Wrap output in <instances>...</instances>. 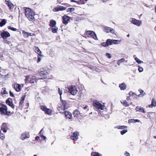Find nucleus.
<instances>
[{
    "label": "nucleus",
    "instance_id": "nucleus-1",
    "mask_svg": "<svg viewBox=\"0 0 156 156\" xmlns=\"http://www.w3.org/2000/svg\"><path fill=\"white\" fill-rule=\"evenodd\" d=\"M25 13V16L30 21L33 22L34 21V14L31 9L29 8H26Z\"/></svg>",
    "mask_w": 156,
    "mask_h": 156
},
{
    "label": "nucleus",
    "instance_id": "nucleus-2",
    "mask_svg": "<svg viewBox=\"0 0 156 156\" xmlns=\"http://www.w3.org/2000/svg\"><path fill=\"white\" fill-rule=\"evenodd\" d=\"M62 105L59 107L58 111L59 112L61 113H63L65 112V110L68 108V104L65 101L63 100L62 99L61 100Z\"/></svg>",
    "mask_w": 156,
    "mask_h": 156
},
{
    "label": "nucleus",
    "instance_id": "nucleus-3",
    "mask_svg": "<svg viewBox=\"0 0 156 156\" xmlns=\"http://www.w3.org/2000/svg\"><path fill=\"white\" fill-rule=\"evenodd\" d=\"M1 107H0V112L2 114L8 115L10 113V112L7 111V108L6 106L4 104H0Z\"/></svg>",
    "mask_w": 156,
    "mask_h": 156
},
{
    "label": "nucleus",
    "instance_id": "nucleus-4",
    "mask_svg": "<svg viewBox=\"0 0 156 156\" xmlns=\"http://www.w3.org/2000/svg\"><path fill=\"white\" fill-rule=\"evenodd\" d=\"M39 71L40 72L39 73V75L43 77V78H46L47 77V76L48 74V70L42 68L40 69Z\"/></svg>",
    "mask_w": 156,
    "mask_h": 156
},
{
    "label": "nucleus",
    "instance_id": "nucleus-5",
    "mask_svg": "<svg viewBox=\"0 0 156 156\" xmlns=\"http://www.w3.org/2000/svg\"><path fill=\"white\" fill-rule=\"evenodd\" d=\"M68 91L70 92L71 94L74 95H76L77 92V90H76V87L71 86L68 87Z\"/></svg>",
    "mask_w": 156,
    "mask_h": 156
},
{
    "label": "nucleus",
    "instance_id": "nucleus-6",
    "mask_svg": "<svg viewBox=\"0 0 156 156\" xmlns=\"http://www.w3.org/2000/svg\"><path fill=\"white\" fill-rule=\"evenodd\" d=\"M129 20L133 24L138 27L140 26L141 23V21L137 20L135 18H131Z\"/></svg>",
    "mask_w": 156,
    "mask_h": 156
},
{
    "label": "nucleus",
    "instance_id": "nucleus-7",
    "mask_svg": "<svg viewBox=\"0 0 156 156\" xmlns=\"http://www.w3.org/2000/svg\"><path fill=\"white\" fill-rule=\"evenodd\" d=\"M104 31L107 33L110 32L113 34H115V30L113 28L107 26H105L104 27Z\"/></svg>",
    "mask_w": 156,
    "mask_h": 156
},
{
    "label": "nucleus",
    "instance_id": "nucleus-8",
    "mask_svg": "<svg viewBox=\"0 0 156 156\" xmlns=\"http://www.w3.org/2000/svg\"><path fill=\"white\" fill-rule=\"evenodd\" d=\"M86 34H87L90 35L95 40H98L96 34L94 31L91 30L87 31L86 32Z\"/></svg>",
    "mask_w": 156,
    "mask_h": 156
},
{
    "label": "nucleus",
    "instance_id": "nucleus-9",
    "mask_svg": "<svg viewBox=\"0 0 156 156\" xmlns=\"http://www.w3.org/2000/svg\"><path fill=\"white\" fill-rule=\"evenodd\" d=\"M41 109L48 115H49L52 112V111L51 109L47 108L45 106H41Z\"/></svg>",
    "mask_w": 156,
    "mask_h": 156
},
{
    "label": "nucleus",
    "instance_id": "nucleus-10",
    "mask_svg": "<svg viewBox=\"0 0 156 156\" xmlns=\"http://www.w3.org/2000/svg\"><path fill=\"white\" fill-rule=\"evenodd\" d=\"M93 105L94 106L98 109L102 110L104 109V106L99 102H94Z\"/></svg>",
    "mask_w": 156,
    "mask_h": 156
},
{
    "label": "nucleus",
    "instance_id": "nucleus-11",
    "mask_svg": "<svg viewBox=\"0 0 156 156\" xmlns=\"http://www.w3.org/2000/svg\"><path fill=\"white\" fill-rule=\"evenodd\" d=\"M0 35L3 39H5L10 36V34L7 31H1Z\"/></svg>",
    "mask_w": 156,
    "mask_h": 156
},
{
    "label": "nucleus",
    "instance_id": "nucleus-12",
    "mask_svg": "<svg viewBox=\"0 0 156 156\" xmlns=\"http://www.w3.org/2000/svg\"><path fill=\"white\" fill-rule=\"evenodd\" d=\"M6 104L11 106L13 109L15 108V105L12 103V99L11 98H8L6 101Z\"/></svg>",
    "mask_w": 156,
    "mask_h": 156
},
{
    "label": "nucleus",
    "instance_id": "nucleus-13",
    "mask_svg": "<svg viewBox=\"0 0 156 156\" xmlns=\"http://www.w3.org/2000/svg\"><path fill=\"white\" fill-rule=\"evenodd\" d=\"M66 8L62 6H59L53 9L54 12H58L59 11H63L65 10Z\"/></svg>",
    "mask_w": 156,
    "mask_h": 156
},
{
    "label": "nucleus",
    "instance_id": "nucleus-14",
    "mask_svg": "<svg viewBox=\"0 0 156 156\" xmlns=\"http://www.w3.org/2000/svg\"><path fill=\"white\" fill-rule=\"evenodd\" d=\"M70 19L71 18L67 16H64L62 18V23L65 25L67 24Z\"/></svg>",
    "mask_w": 156,
    "mask_h": 156
},
{
    "label": "nucleus",
    "instance_id": "nucleus-15",
    "mask_svg": "<svg viewBox=\"0 0 156 156\" xmlns=\"http://www.w3.org/2000/svg\"><path fill=\"white\" fill-rule=\"evenodd\" d=\"M79 133L77 132H75L73 135H71L70 137L71 139L76 140L78 139V135H79Z\"/></svg>",
    "mask_w": 156,
    "mask_h": 156
},
{
    "label": "nucleus",
    "instance_id": "nucleus-16",
    "mask_svg": "<svg viewBox=\"0 0 156 156\" xmlns=\"http://www.w3.org/2000/svg\"><path fill=\"white\" fill-rule=\"evenodd\" d=\"M5 2L6 4L8 6L10 9H11L13 8V5L9 0H6Z\"/></svg>",
    "mask_w": 156,
    "mask_h": 156
},
{
    "label": "nucleus",
    "instance_id": "nucleus-17",
    "mask_svg": "<svg viewBox=\"0 0 156 156\" xmlns=\"http://www.w3.org/2000/svg\"><path fill=\"white\" fill-rule=\"evenodd\" d=\"M87 0H80L79 1H76L75 0H71V2H76L79 4H84Z\"/></svg>",
    "mask_w": 156,
    "mask_h": 156
},
{
    "label": "nucleus",
    "instance_id": "nucleus-18",
    "mask_svg": "<svg viewBox=\"0 0 156 156\" xmlns=\"http://www.w3.org/2000/svg\"><path fill=\"white\" fill-rule=\"evenodd\" d=\"M7 124L5 123H3L1 127V130L3 131L4 133H5L7 132V130L6 129L7 128Z\"/></svg>",
    "mask_w": 156,
    "mask_h": 156
},
{
    "label": "nucleus",
    "instance_id": "nucleus-19",
    "mask_svg": "<svg viewBox=\"0 0 156 156\" xmlns=\"http://www.w3.org/2000/svg\"><path fill=\"white\" fill-rule=\"evenodd\" d=\"M14 87L15 90L17 92L20 91L21 90V87L20 85L17 83L14 84Z\"/></svg>",
    "mask_w": 156,
    "mask_h": 156
},
{
    "label": "nucleus",
    "instance_id": "nucleus-20",
    "mask_svg": "<svg viewBox=\"0 0 156 156\" xmlns=\"http://www.w3.org/2000/svg\"><path fill=\"white\" fill-rule=\"evenodd\" d=\"M136 110L137 111H138L144 113H146V112L145 111L144 108L140 106H137L136 107Z\"/></svg>",
    "mask_w": 156,
    "mask_h": 156
},
{
    "label": "nucleus",
    "instance_id": "nucleus-21",
    "mask_svg": "<svg viewBox=\"0 0 156 156\" xmlns=\"http://www.w3.org/2000/svg\"><path fill=\"white\" fill-rule=\"evenodd\" d=\"M56 21L53 20H51L49 22V26L51 27H53L55 26V25H56Z\"/></svg>",
    "mask_w": 156,
    "mask_h": 156
},
{
    "label": "nucleus",
    "instance_id": "nucleus-22",
    "mask_svg": "<svg viewBox=\"0 0 156 156\" xmlns=\"http://www.w3.org/2000/svg\"><path fill=\"white\" fill-rule=\"evenodd\" d=\"M21 137L22 140H24L26 139L29 138V137L27 136L26 132H25L22 133Z\"/></svg>",
    "mask_w": 156,
    "mask_h": 156
},
{
    "label": "nucleus",
    "instance_id": "nucleus-23",
    "mask_svg": "<svg viewBox=\"0 0 156 156\" xmlns=\"http://www.w3.org/2000/svg\"><path fill=\"white\" fill-rule=\"evenodd\" d=\"M65 114L66 117L68 119H70L72 117V114L71 113L68 112H65Z\"/></svg>",
    "mask_w": 156,
    "mask_h": 156
},
{
    "label": "nucleus",
    "instance_id": "nucleus-24",
    "mask_svg": "<svg viewBox=\"0 0 156 156\" xmlns=\"http://www.w3.org/2000/svg\"><path fill=\"white\" fill-rule=\"evenodd\" d=\"M119 87L121 90H124L126 88V85L124 83H123L119 85Z\"/></svg>",
    "mask_w": 156,
    "mask_h": 156
},
{
    "label": "nucleus",
    "instance_id": "nucleus-25",
    "mask_svg": "<svg viewBox=\"0 0 156 156\" xmlns=\"http://www.w3.org/2000/svg\"><path fill=\"white\" fill-rule=\"evenodd\" d=\"M140 121V120L138 119H129L128 120V123H135L136 122H139Z\"/></svg>",
    "mask_w": 156,
    "mask_h": 156
},
{
    "label": "nucleus",
    "instance_id": "nucleus-26",
    "mask_svg": "<svg viewBox=\"0 0 156 156\" xmlns=\"http://www.w3.org/2000/svg\"><path fill=\"white\" fill-rule=\"evenodd\" d=\"M51 30L53 33H56L58 30V28L57 27L55 26L51 28Z\"/></svg>",
    "mask_w": 156,
    "mask_h": 156
},
{
    "label": "nucleus",
    "instance_id": "nucleus-27",
    "mask_svg": "<svg viewBox=\"0 0 156 156\" xmlns=\"http://www.w3.org/2000/svg\"><path fill=\"white\" fill-rule=\"evenodd\" d=\"M121 103L125 107H128L129 105L128 104L126 100H123L122 101H121Z\"/></svg>",
    "mask_w": 156,
    "mask_h": 156
},
{
    "label": "nucleus",
    "instance_id": "nucleus-28",
    "mask_svg": "<svg viewBox=\"0 0 156 156\" xmlns=\"http://www.w3.org/2000/svg\"><path fill=\"white\" fill-rule=\"evenodd\" d=\"M107 46H108L112 44V39H108L106 41Z\"/></svg>",
    "mask_w": 156,
    "mask_h": 156
},
{
    "label": "nucleus",
    "instance_id": "nucleus-29",
    "mask_svg": "<svg viewBox=\"0 0 156 156\" xmlns=\"http://www.w3.org/2000/svg\"><path fill=\"white\" fill-rule=\"evenodd\" d=\"M26 81H27V80L30 83H35V82L36 81V80L34 79H27V77H26Z\"/></svg>",
    "mask_w": 156,
    "mask_h": 156
},
{
    "label": "nucleus",
    "instance_id": "nucleus-30",
    "mask_svg": "<svg viewBox=\"0 0 156 156\" xmlns=\"http://www.w3.org/2000/svg\"><path fill=\"white\" fill-rule=\"evenodd\" d=\"M23 35L24 37L27 38L29 36V33L27 32H26L24 30H23L22 31Z\"/></svg>",
    "mask_w": 156,
    "mask_h": 156
},
{
    "label": "nucleus",
    "instance_id": "nucleus-31",
    "mask_svg": "<svg viewBox=\"0 0 156 156\" xmlns=\"http://www.w3.org/2000/svg\"><path fill=\"white\" fill-rule=\"evenodd\" d=\"M88 67L91 69L92 71H97V68L95 66H94L92 65H89Z\"/></svg>",
    "mask_w": 156,
    "mask_h": 156
},
{
    "label": "nucleus",
    "instance_id": "nucleus-32",
    "mask_svg": "<svg viewBox=\"0 0 156 156\" xmlns=\"http://www.w3.org/2000/svg\"><path fill=\"white\" fill-rule=\"evenodd\" d=\"M127 128V126H117L115 127V128H117L118 129H122L125 128Z\"/></svg>",
    "mask_w": 156,
    "mask_h": 156
},
{
    "label": "nucleus",
    "instance_id": "nucleus-33",
    "mask_svg": "<svg viewBox=\"0 0 156 156\" xmlns=\"http://www.w3.org/2000/svg\"><path fill=\"white\" fill-rule=\"evenodd\" d=\"M6 24V20L5 19H3L0 22V27H2Z\"/></svg>",
    "mask_w": 156,
    "mask_h": 156
},
{
    "label": "nucleus",
    "instance_id": "nucleus-34",
    "mask_svg": "<svg viewBox=\"0 0 156 156\" xmlns=\"http://www.w3.org/2000/svg\"><path fill=\"white\" fill-rule=\"evenodd\" d=\"M80 114L79 112L77 110H76L74 111L73 115L74 117H77Z\"/></svg>",
    "mask_w": 156,
    "mask_h": 156
},
{
    "label": "nucleus",
    "instance_id": "nucleus-35",
    "mask_svg": "<svg viewBox=\"0 0 156 156\" xmlns=\"http://www.w3.org/2000/svg\"><path fill=\"white\" fill-rule=\"evenodd\" d=\"M112 44L113 43L115 44H118L119 42H120L121 41V40H112Z\"/></svg>",
    "mask_w": 156,
    "mask_h": 156
},
{
    "label": "nucleus",
    "instance_id": "nucleus-36",
    "mask_svg": "<svg viewBox=\"0 0 156 156\" xmlns=\"http://www.w3.org/2000/svg\"><path fill=\"white\" fill-rule=\"evenodd\" d=\"M34 49L35 51L37 53H39L40 54H41L42 53L41 51L38 47H35V48Z\"/></svg>",
    "mask_w": 156,
    "mask_h": 156
},
{
    "label": "nucleus",
    "instance_id": "nucleus-37",
    "mask_svg": "<svg viewBox=\"0 0 156 156\" xmlns=\"http://www.w3.org/2000/svg\"><path fill=\"white\" fill-rule=\"evenodd\" d=\"M151 105H152V106L154 107L156 106V101L154 99H152V100Z\"/></svg>",
    "mask_w": 156,
    "mask_h": 156
},
{
    "label": "nucleus",
    "instance_id": "nucleus-38",
    "mask_svg": "<svg viewBox=\"0 0 156 156\" xmlns=\"http://www.w3.org/2000/svg\"><path fill=\"white\" fill-rule=\"evenodd\" d=\"M25 96H23L21 97V100L19 103L20 105L22 104L23 103L24 100H25Z\"/></svg>",
    "mask_w": 156,
    "mask_h": 156
},
{
    "label": "nucleus",
    "instance_id": "nucleus-39",
    "mask_svg": "<svg viewBox=\"0 0 156 156\" xmlns=\"http://www.w3.org/2000/svg\"><path fill=\"white\" fill-rule=\"evenodd\" d=\"M135 60L137 62V63L138 64H140L141 63H143V62L142 61L140 60L137 57H136L135 58Z\"/></svg>",
    "mask_w": 156,
    "mask_h": 156
},
{
    "label": "nucleus",
    "instance_id": "nucleus-40",
    "mask_svg": "<svg viewBox=\"0 0 156 156\" xmlns=\"http://www.w3.org/2000/svg\"><path fill=\"white\" fill-rule=\"evenodd\" d=\"M75 9L74 8H69L67 9L66 11L67 12H71L72 11H74Z\"/></svg>",
    "mask_w": 156,
    "mask_h": 156
},
{
    "label": "nucleus",
    "instance_id": "nucleus-41",
    "mask_svg": "<svg viewBox=\"0 0 156 156\" xmlns=\"http://www.w3.org/2000/svg\"><path fill=\"white\" fill-rule=\"evenodd\" d=\"M58 92L60 95V98L61 100H62L61 95L62 94V91L59 88H58Z\"/></svg>",
    "mask_w": 156,
    "mask_h": 156
},
{
    "label": "nucleus",
    "instance_id": "nucleus-42",
    "mask_svg": "<svg viewBox=\"0 0 156 156\" xmlns=\"http://www.w3.org/2000/svg\"><path fill=\"white\" fill-rule=\"evenodd\" d=\"M8 29L13 31H16L17 30L16 29L10 26H8Z\"/></svg>",
    "mask_w": 156,
    "mask_h": 156
},
{
    "label": "nucleus",
    "instance_id": "nucleus-43",
    "mask_svg": "<svg viewBox=\"0 0 156 156\" xmlns=\"http://www.w3.org/2000/svg\"><path fill=\"white\" fill-rule=\"evenodd\" d=\"M138 70L140 72H141L143 71V68L141 67L140 65L138 66Z\"/></svg>",
    "mask_w": 156,
    "mask_h": 156
},
{
    "label": "nucleus",
    "instance_id": "nucleus-44",
    "mask_svg": "<svg viewBox=\"0 0 156 156\" xmlns=\"http://www.w3.org/2000/svg\"><path fill=\"white\" fill-rule=\"evenodd\" d=\"M127 132V130L126 129H124L120 131L121 135H123Z\"/></svg>",
    "mask_w": 156,
    "mask_h": 156
},
{
    "label": "nucleus",
    "instance_id": "nucleus-45",
    "mask_svg": "<svg viewBox=\"0 0 156 156\" xmlns=\"http://www.w3.org/2000/svg\"><path fill=\"white\" fill-rule=\"evenodd\" d=\"M129 94L130 97L131 96H133L134 95H135V96L136 95V94L134 93L133 92H132V91H130L129 93Z\"/></svg>",
    "mask_w": 156,
    "mask_h": 156
},
{
    "label": "nucleus",
    "instance_id": "nucleus-46",
    "mask_svg": "<svg viewBox=\"0 0 156 156\" xmlns=\"http://www.w3.org/2000/svg\"><path fill=\"white\" fill-rule=\"evenodd\" d=\"M42 56V55L40 54H39L38 55V60H37V62H40L41 60V57Z\"/></svg>",
    "mask_w": 156,
    "mask_h": 156
},
{
    "label": "nucleus",
    "instance_id": "nucleus-47",
    "mask_svg": "<svg viewBox=\"0 0 156 156\" xmlns=\"http://www.w3.org/2000/svg\"><path fill=\"white\" fill-rule=\"evenodd\" d=\"M0 138L2 139H3L5 138L4 135L2 133H1V131H0Z\"/></svg>",
    "mask_w": 156,
    "mask_h": 156
},
{
    "label": "nucleus",
    "instance_id": "nucleus-48",
    "mask_svg": "<svg viewBox=\"0 0 156 156\" xmlns=\"http://www.w3.org/2000/svg\"><path fill=\"white\" fill-rule=\"evenodd\" d=\"M106 55L109 58H111V55L110 53H106Z\"/></svg>",
    "mask_w": 156,
    "mask_h": 156
},
{
    "label": "nucleus",
    "instance_id": "nucleus-49",
    "mask_svg": "<svg viewBox=\"0 0 156 156\" xmlns=\"http://www.w3.org/2000/svg\"><path fill=\"white\" fill-rule=\"evenodd\" d=\"M101 46L104 47H107L106 42H103L101 44Z\"/></svg>",
    "mask_w": 156,
    "mask_h": 156
},
{
    "label": "nucleus",
    "instance_id": "nucleus-50",
    "mask_svg": "<svg viewBox=\"0 0 156 156\" xmlns=\"http://www.w3.org/2000/svg\"><path fill=\"white\" fill-rule=\"evenodd\" d=\"M2 89H4V90H3V92H2V94H8V92L6 90L5 88H3Z\"/></svg>",
    "mask_w": 156,
    "mask_h": 156
},
{
    "label": "nucleus",
    "instance_id": "nucleus-51",
    "mask_svg": "<svg viewBox=\"0 0 156 156\" xmlns=\"http://www.w3.org/2000/svg\"><path fill=\"white\" fill-rule=\"evenodd\" d=\"M119 61V62H120V63H121L125 61V59L123 58H122L118 60Z\"/></svg>",
    "mask_w": 156,
    "mask_h": 156
},
{
    "label": "nucleus",
    "instance_id": "nucleus-52",
    "mask_svg": "<svg viewBox=\"0 0 156 156\" xmlns=\"http://www.w3.org/2000/svg\"><path fill=\"white\" fill-rule=\"evenodd\" d=\"M145 94V93L144 92V90H141L140 91V94L142 96H143Z\"/></svg>",
    "mask_w": 156,
    "mask_h": 156
},
{
    "label": "nucleus",
    "instance_id": "nucleus-53",
    "mask_svg": "<svg viewBox=\"0 0 156 156\" xmlns=\"http://www.w3.org/2000/svg\"><path fill=\"white\" fill-rule=\"evenodd\" d=\"M5 43L8 44H11V42L10 41H8L7 40H5Z\"/></svg>",
    "mask_w": 156,
    "mask_h": 156
},
{
    "label": "nucleus",
    "instance_id": "nucleus-54",
    "mask_svg": "<svg viewBox=\"0 0 156 156\" xmlns=\"http://www.w3.org/2000/svg\"><path fill=\"white\" fill-rule=\"evenodd\" d=\"M9 94L10 96L12 97H14V95L13 92H12L11 90L9 91Z\"/></svg>",
    "mask_w": 156,
    "mask_h": 156
},
{
    "label": "nucleus",
    "instance_id": "nucleus-55",
    "mask_svg": "<svg viewBox=\"0 0 156 156\" xmlns=\"http://www.w3.org/2000/svg\"><path fill=\"white\" fill-rule=\"evenodd\" d=\"M61 4L63 5H66L68 7H69V6H70V5L69 4H68L66 3H61Z\"/></svg>",
    "mask_w": 156,
    "mask_h": 156
},
{
    "label": "nucleus",
    "instance_id": "nucleus-56",
    "mask_svg": "<svg viewBox=\"0 0 156 156\" xmlns=\"http://www.w3.org/2000/svg\"><path fill=\"white\" fill-rule=\"evenodd\" d=\"M125 154L126 156H130V154H129V153L127 151L125 152Z\"/></svg>",
    "mask_w": 156,
    "mask_h": 156
},
{
    "label": "nucleus",
    "instance_id": "nucleus-57",
    "mask_svg": "<svg viewBox=\"0 0 156 156\" xmlns=\"http://www.w3.org/2000/svg\"><path fill=\"white\" fill-rule=\"evenodd\" d=\"M41 137H43L44 139V140H45V139H46V136H44L43 135H41Z\"/></svg>",
    "mask_w": 156,
    "mask_h": 156
},
{
    "label": "nucleus",
    "instance_id": "nucleus-58",
    "mask_svg": "<svg viewBox=\"0 0 156 156\" xmlns=\"http://www.w3.org/2000/svg\"><path fill=\"white\" fill-rule=\"evenodd\" d=\"M40 137L39 136H36L35 137V140H38L40 139Z\"/></svg>",
    "mask_w": 156,
    "mask_h": 156
},
{
    "label": "nucleus",
    "instance_id": "nucleus-59",
    "mask_svg": "<svg viewBox=\"0 0 156 156\" xmlns=\"http://www.w3.org/2000/svg\"><path fill=\"white\" fill-rule=\"evenodd\" d=\"M126 99L127 101H128L130 100V98L129 97L127 96L126 98Z\"/></svg>",
    "mask_w": 156,
    "mask_h": 156
},
{
    "label": "nucleus",
    "instance_id": "nucleus-60",
    "mask_svg": "<svg viewBox=\"0 0 156 156\" xmlns=\"http://www.w3.org/2000/svg\"><path fill=\"white\" fill-rule=\"evenodd\" d=\"M88 106L87 105H85L83 108V109H86L87 108Z\"/></svg>",
    "mask_w": 156,
    "mask_h": 156
},
{
    "label": "nucleus",
    "instance_id": "nucleus-61",
    "mask_svg": "<svg viewBox=\"0 0 156 156\" xmlns=\"http://www.w3.org/2000/svg\"><path fill=\"white\" fill-rule=\"evenodd\" d=\"M120 63H120L119 62V61H117V64H118V65H119H119H120Z\"/></svg>",
    "mask_w": 156,
    "mask_h": 156
},
{
    "label": "nucleus",
    "instance_id": "nucleus-62",
    "mask_svg": "<svg viewBox=\"0 0 156 156\" xmlns=\"http://www.w3.org/2000/svg\"><path fill=\"white\" fill-rule=\"evenodd\" d=\"M79 92H79L78 96H79V97H80L81 96V94L79 93Z\"/></svg>",
    "mask_w": 156,
    "mask_h": 156
},
{
    "label": "nucleus",
    "instance_id": "nucleus-63",
    "mask_svg": "<svg viewBox=\"0 0 156 156\" xmlns=\"http://www.w3.org/2000/svg\"><path fill=\"white\" fill-rule=\"evenodd\" d=\"M42 129H41V130L40 131V132H39V134H41V132H42Z\"/></svg>",
    "mask_w": 156,
    "mask_h": 156
},
{
    "label": "nucleus",
    "instance_id": "nucleus-64",
    "mask_svg": "<svg viewBox=\"0 0 156 156\" xmlns=\"http://www.w3.org/2000/svg\"><path fill=\"white\" fill-rule=\"evenodd\" d=\"M155 12L156 13V6L155 7Z\"/></svg>",
    "mask_w": 156,
    "mask_h": 156
}]
</instances>
